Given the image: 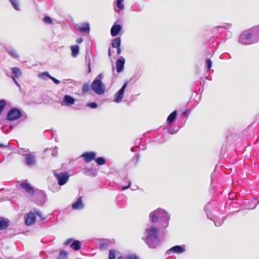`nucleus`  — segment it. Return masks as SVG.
Segmentation results:
<instances>
[{"instance_id":"f03ea898","label":"nucleus","mask_w":259,"mask_h":259,"mask_svg":"<svg viewBox=\"0 0 259 259\" xmlns=\"http://www.w3.org/2000/svg\"><path fill=\"white\" fill-rule=\"evenodd\" d=\"M170 215L165 210L158 208L149 214L150 224L158 226L162 229L166 228L169 225Z\"/></svg>"},{"instance_id":"6ab92c4d","label":"nucleus","mask_w":259,"mask_h":259,"mask_svg":"<svg viewBox=\"0 0 259 259\" xmlns=\"http://www.w3.org/2000/svg\"><path fill=\"white\" fill-rule=\"evenodd\" d=\"M75 28L82 33H89L90 30V26L89 23H84L81 26Z\"/></svg>"},{"instance_id":"864d4df0","label":"nucleus","mask_w":259,"mask_h":259,"mask_svg":"<svg viewBox=\"0 0 259 259\" xmlns=\"http://www.w3.org/2000/svg\"><path fill=\"white\" fill-rule=\"evenodd\" d=\"M140 155L139 154H136V162H137L140 159Z\"/></svg>"},{"instance_id":"2eb2a0df","label":"nucleus","mask_w":259,"mask_h":259,"mask_svg":"<svg viewBox=\"0 0 259 259\" xmlns=\"http://www.w3.org/2000/svg\"><path fill=\"white\" fill-rule=\"evenodd\" d=\"M249 30L254 42L255 43L258 42L259 40V25L254 26Z\"/></svg>"},{"instance_id":"4d7b16f0","label":"nucleus","mask_w":259,"mask_h":259,"mask_svg":"<svg viewBox=\"0 0 259 259\" xmlns=\"http://www.w3.org/2000/svg\"><path fill=\"white\" fill-rule=\"evenodd\" d=\"M108 54L109 56H111V52L110 48H109V50H108Z\"/></svg>"},{"instance_id":"0e129e2a","label":"nucleus","mask_w":259,"mask_h":259,"mask_svg":"<svg viewBox=\"0 0 259 259\" xmlns=\"http://www.w3.org/2000/svg\"><path fill=\"white\" fill-rule=\"evenodd\" d=\"M4 188H2V189H1L0 190V191H1V190H4Z\"/></svg>"},{"instance_id":"c756f323","label":"nucleus","mask_w":259,"mask_h":259,"mask_svg":"<svg viewBox=\"0 0 259 259\" xmlns=\"http://www.w3.org/2000/svg\"><path fill=\"white\" fill-rule=\"evenodd\" d=\"M124 0H116V6L119 10L122 11L124 9V6L123 4Z\"/></svg>"},{"instance_id":"f3484780","label":"nucleus","mask_w":259,"mask_h":259,"mask_svg":"<svg viewBox=\"0 0 259 259\" xmlns=\"http://www.w3.org/2000/svg\"><path fill=\"white\" fill-rule=\"evenodd\" d=\"M122 28L120 24H114L111 27L110 33L112 36H116L121 31Z\"/></svg>"},{"instance_id":"6e6552de","label":"nucleus","mask_w":259,"mask_h":259,"mask_svg":"<svg viewBox=\"0 0 259 259\" xmlns=\"http://www.w3.org/2000/svg\"><path fill=\"white\" fill-rule=\"evenodd\" d=\"M128 82L126 81L122 87L114 94V102L116 103H120L123 99L125 89L127 88Z\"/></svg>"},{"instance_id":"bb28decb","label":"nucleus","mask_w":259,"mask_h":259,"mask_svg":"<svg viewBox=\"0 0 259 259\" xmlns=\"http://www.w3.org/2000/svg\"><path fill=\"white\" fill-rule=\"evenodd\" d=\"M231 26H232V24L231 23H227L223 26H217L213 29V32L215 33H217L218 31H219L220 30V29H222L223 28L226 29H229L231 27Z\"/></svg>"},{"instance_id":"20e7f679","label":"nucleus","mask_w":259,"mask_h":259,"mask_svg":"<svg viewBox=\"0 0 259 259\" xmlns=\"http://www.w3.org/2000/svg\"><path fill=\"white\" fill-rule=\"evenodd\" d=\"M239 42L244 45H251L255 43L249 29L243 31L240 34L239 38Z\"/></svg>"},{"instance_id":"a878e982","label":"nucleus","mask_w":259,"mask_h":259,"mask_svg":"<svg viewBox=\"0 0 259 259\" xmlns=\"http://www.w3.org/2000/svg\"><path fill=\"white\" fill-rule=\"evenodd\" d=\"M13 8L16 11H20L19 0H8Z\"/></svg>"},{"instance_id":"2f4dec72","label":"nucleus","mask_w":259,"mask_h":259,"mask_svg":"<svg viewBox=\"0 0 259 259\" xmlns=\"http://www.w3.org/2000/svg\"><path fill=\"white\" fill-rule=\"evenodd\" d=\"M38 76L44 80H46L47 78L50 79L52 76L50 75L48 72L46 71L39 74Z\"/></svg>"},{"instance_id":"aec40b11","label":"nucleus","mask_w":259,"mask_h":259,"mask_svg":"<svg viewBox=\"0 0 259 259\" xmlns=\"http://www.w3.org/2000/svg\"><path fill=\"white\" fill-rule=\"evenodd\" d=\"M6 52L12 58L17 59L19 58V55L13 47L8 46L5 48Z\"/></svg>"},{"instance_id":"a211bd4d","label":"nucleus","mask_w":259,"mask_h":259,"mask_svg":"<svg viewBox=\"0 0 259 259\" xmlns=\"http://www.w3.org/2000/svg\"><path fill=\"white\" fill-rule=\"evenodd\" d=\"M20 187L31 195H33L35 193V191L33 187L27 183H21Z\"/></svg>"},{"instance_id":"a19ab883","label":"nucleus","mask_w":259,"mask_h":259,"mask_svg":"<svg viewBox=\"0 0 259 259\" xmlns=\"http://www.w3.org/2000/svg\"><path fill=\"white\" fill-rule=\"evenodd\" d=\"M108 259H115V251L114 250H110Z\"/></svg>"},{"instance_id":"4be33fe9","label":"nucleus","mask_w":259,"mask_h":259,"mask_svg":"<svg viewBox=\"0 0 259 259\" xmlns=\"http://www.w3.org/2000/svg\"><path fill=\"white\" fill-rule=\"evenodd\" d=\"M9 221L4 218L0 219V230L6 229L9 226Z\"/></svg>"},{"instance_id":"37998d69","label":"nucleus","mask_w":259,"mask_h":259,"mask_svg":"<svg viewBox=\"0 0 259 259\" xmlns=\"http://www.w3.org/2000/svg\"><path fill=\"white\" fill-rule=\"evenodd\" d=\"M50 79H51L56 84H58L60 83V80L52 76L50 77Z\"/></svg>"},{"instance_id":"9d476101","label":"nucleus","mask_w":259,"mask_h":259,"mask_svg":"<svg viewBox=\"0 0 259 259\" xmlns=\"http://www.w3.org/2000/svg\"><path fill=\"white\" fill-rule=\"evenodd\" d=\"M24 221L27 226H31L35 223L36 218L33 209L29 211L24 215Z\"/></svg>"},{"instance_id":"0eeeda50","label":"nucleus","mask_w":259,"mask_h":259,"mask_svg":"<svg viewBox=\"0 0 259 259\" xmlns=\"http://www.w3.org/2000/svg\"><path fill=\"white\" fill-rule=\"evenodd\" d=\"M54 175L59 186L65 185L69 180V175L67 172H60L59 173L55 172Z\"/></svg>"},{"instance_id":"052dcab7","label":"nucleus","mask_w":259,"mask_h":259,"mask_svg":"<svg viewBox=\"0 0 259 259\" xmlns=\"http://www.w3.org/2000/svg\"><path fill=\"white\" fill-rule=\"evenodd\" d=\"M207 215L208 218L210 219V220H213L212 219L211 217H210L208 214H207Z\"/></svg>"},{"instance_id":"13d9d810","label":"nucleus","mask_w":259,"mask_h":259,"mask_svg":"<svg viewBox=\"0 0 259 259\" xmlns=\"http://www.w3.org/2000/svg\"><path fill=\"white\" fill-rule=\"evenodd\" d=\"M135 147H132L131 149V151L134 152L135 151Z\"/></svg>"},{"instance_id":"a18cd8bd","label":"nucleus","mask_w":259,"mask_h":259,"mask_svg":"<svg viewBox=\"0 0 259 259\" xmlns=\"http://www.w3.org/2000/svg\"><path fill=\"white\" fill-rule=\"evenodd\" d=\"M168 132L170 134H174L177 133V132L175 131L174 129L171 127H169L168 128Z\"/></svg>"},{"instance_id":"9b49d317","label":"nucleus","mask_w":259,"mask_h":259,"mask_svg":"<svg viewBox=\"0 0 259 259\" xmlns=\"http://www.w3.org/2000/svg\"><path fill=\"white\" fill-rule=\"evenodd\" d=\"M97 154L94 151L85 152L83 153L80 157L82 158L86 163H89L93 160H95Z\"/></svg>"},{"instance_id":"39448f33","label":"nucleus","mask_w":259,"mask_h":259,"mask_svg":"<svg viewBox=\"0 0 259 259\" xmlns=\"http://www.w3.org/2000/svg\"><path fill=\"white\" fill-rule=\"evenodd\" d=\"M22 116L20 109L13 107L8 112L6 119L8 121H14L19 119Z\"/></svg>"},{"instance_id":"412c9836","label":"nucleus","mask_w":259,"mask_h":259,"mask_svg":"<svg viewBox=\"0 0 259 259\" xmlns=\"http://www.w3.org/2000/svg\"><path fill=\"white\" fill-rule=\"evenodd\" d=\"M178 113L177 110H175L172 112L167 118V123L170 125L172 124L177 118Z\"/></svg>"},{"instance_id":"ddd939ff","label":"nucleus","mask_w":259,"mask_h":259,"mask_svg":"<svg viewBox=\"0 0 259 259\" xmlns=\"http://www.w3.org/2000/svg\"><path fill=\"white\" fill-rule=\"evenodd\" d=\"M185 247L183 245H175L171 247L168 250L169 254L174 253L176 254H181L185 251Z\"/></svg>"},{"instance_id":"c03bdc74","label":"nucleus","mask_w":259,"mask_h":259,"mask_svg":"<svg viewBox=\"0 0 259 259\" xmlns=\"http://www.w3.org/2000/svg\"><path fill=\"white\" fill-rule=\"evenodd\" d=\"M11 78H12L13 81L15 82V83L18 87H20V85L18 83V82L16 79V77L14 75H11Z\"/></svg>"},{"instance_id":"680f3d73","label":"nucleus","mask_w":259,"mask_h":259,"mask_svg":"<svg viewBox=\"0 0 259 259\" xmlns=\"http://www.w3.org/2000/svg\"><path fill=\"white\" fill-rule=\"evenodd\" d=\"M25 151L26 152H29V150L28 149H26V150H25Z\"/></svg>"},{"instance_id":"c85d7f7f","label":"nucleus","mask_w":259,"mask_h":259,"mask_svg":"<svg viewBox=\"0 0 259 259\" xmlns=\"http://www.w3.org/2000/svg\"><path fill=\"white\" fill-rule=\"evenodd\" d=\"M95 160L99 165H103L106 163V159L103 157H95Z\"/></svg>"},{"instance_id":"cd10ccee","label":"nucleus","mask_w":259,"mask_h":259,"mask_svg":"<svg viewBox=\"0 0 259 259\" xmlns=\"http://www.w3.org/2000/svg\"><path fill=\"white\" fill-rule=\"evenodd\" d=\"M68 253L66 251L64 250H61L59 254L57 257V259H68Z\"/></svg>"},{"instance_id":"473e14b6","label":"nucleus","mask_w":259,"mask_h":259,"mask_svg":"<svg viewBox=\"0 0 259 259\" xmlns=\"http://www.w3.org/2000/svg\"><path fill=\"white\" fill-rule=\"evenodd\" d=\"M90 89V86L89 84L88 83L85 82L83 84L82 87V89H81L82 93L84 94L88 93Z\"/></svg>"},{"instance_id":"f704fd0d","label":"nucleus","mask_w":259,"mask_h":259,"mask_svg":"<svg viewBox=\"0 0 259 259\" xmlns=\"http://www.w3.org/2000/svg\"><path fill=\"white\" fill-rule=\"evenodd\" d=\"M221 33L222 34L224 33L225 37L226 38V39H228L231 37L232 36V32L228 30H225L224 31H221Z\"/></svg>"},{"instance_id":"423d86ee","label":"nucleus","mask_w":259,"mask_h":259,"mask_svg":"<svg viewBox=\"0 0 259 259\" xmlns=\"http://www.w3.org/2000/svg\"><path fill=\"white\" fill-rule=\"evenodd\" d=\"M22 155L24 157V164L27 166L32 167L36 164V158L34 153L23 154Z\"/></svg>"},{"instance_id":"4468645a","label":"nucleus","mask_w":259,"mask_h":259,"mask_svg":"<svg viewBox=\"0 0 259 259\" xmlns=\"http://www.w3.org/2000/svg\"><path fill=\"white\" fill-rule=\"evenodd\" d=\"M75 101V99L73 97L68 95H65L63 97V102L61 104L66 106H71L74 104Z\"/></svg>"},{"instance_id":"1a4fd4ad","label":"nucleus","mask_w":259,"mask_h":259,"mask_svg":"<svg viewBox=\"0 0 259 259\" xmlns=\"http://www.w3.org/2000/svg\"><path fill=\"white\" fill-rule=\"evenodd\" d=\"M70 244V247L75 251L79 250L81 247L80 242L78 240H73L72 238H69L67 239L64 243V245L66 246Z\"/></svg>"},{"instance_id":"6e6d98bb","label":"nucleus","mask_w":259,"mask_h":259,"mask_svg":"<svg viewBox=\"0 0 259 259\" xmlns=\"http://www.w3.org/2000/svg\"><path fill=\"white\" fill-rule=\"evenodd\" d=\"M138 189V187L136 185L134 186L132 188L133 190H136Z\"/></svg>"},{"instance_id":"5fc2aeb1","label":"nucleus","mask_w":259,"mask_h":259,"mask_svg":"<svg viewBox=\"0 0 259 259\" xmlns=\"http://www.w3.org/2000/svg\"><path fill=\"white\" fill-rule=\"evenodd\" d=\"M40 254L42 256V257L43 258H45V257H44V255H45V254H46V253H45V251H41V252H40Z\"/></svg>"},{"instance_id":"e2e57ef3","label":"nucleus","mask_w":259,"mask_h":259,"mask_svg":"<svg viewBox=\"0 0 259 259\" xmlns=\"http://www.w3.org/2000/svg\"><path fill=\"white\" fill-rule=\"evenodd\" d=\"M205 78L207 79H209V78L207 77H205Z\"/></svg>"},{"instance_id":"79ce46f5","label":"nucleus","mask_w":259,"mask_h":259,"mask_svg":"<svg viewBox=\"0 0 259 259\" xmlns=\"http://www.w3.org/2000/svg\"><path fill=\"white\" fill-rule=\"evenodd\" d=\"M109 245V243L107 242H101L100 244V247L101 248H106Z\"/></svg>"},{"instance_id":"393cba45","label":"nucleus","mask_w":259,"mask_h":259,"mask_svg":"<svg viewBox=\"0 0 259 259\" xmlns=\"http://www.w3.org/2000/svg\"><path fill=\"white\" fill-rule=\"evenodd\" d=\"M12 75L15 77H19L22 75V72L20 68L18 67H13L11 68Z\"/></svg>"},{"instance_id":"3c124183","label":"nucleus","mask_w":259,"mask_h":259,"mask_svg":"<svg viewBox=\"0 0 259 259\" xmlns=\"http://www.w3.org/2000/svg\"><path fill=\"white\" fill-rule=\"evenodd\" d=\"M8 145H9V144H3L0 143V148H7V147H8Z\"/></svg>"},{"instance_id":"49530a36","label":"nucleus","mask_w":259,"mask_h":259,"mask_svg":"<svg viewBox=\"0 0 259 259\" xmlns=\"http://www.w3.org/2000/svg\"><path fill=\"white\" fill-rule=\"evenodd\" d=\"M58 148L57 147L55 148L54 150L52 151V154L53 155V156H55L56 155V154L57 153V150Z\"/></svg>"},{"instance_id":"b1692460","label":"nucleus","mask_w":259,"mask_h":259,"mask_svg":"<svg viewBox=\"0 0 259 259\" xmlns=\"http://www.w3.org/2000/svg\"><path fill=\"white\" fill-rule=\"evenodd\" d=\"M72 57H76L79 54V47L78 45L72 46L70 48Z\"/></svg>"},{"instance_id":"5701e85b","label":"nucleus","mask_w":259,"mask_h":259,"mask_svg":"<svg viewBox=\"0 0 259 259\" xmlns=\"http://www.w3.org/2000/svg\"><path fill=\"white\" fill-rule=\"evenodd\" d=\"M121 38L120 37H117L113 39L111 42V46L112 48H116L120 47L121 46Z\"/></svg>"},{"instance_id":"7ed1b4c3","label":"nucleus","mask_w":259,"mask_h":259,"mask_svg":"<svg viewBox=\"0 0 259 259\" xmlns=\"http://www.w3.org/2000/svg\"><path fill=\"white\" fill-rule=\"evenodd\" d=\"M103 77L104 75L103 74H99L94 79L91 85V88L97 94L103 95L105 92L106 86L102 81Z\"/></svg>"},{"instance_id":"09e8293b","label":"nucleus","mask_w":259,"mask_h":259,"mask_svg":"<svg viewBox=\"0 0 259 259\" xmlns=\"http://www.w3.org/2000/svg\"><path fill=\"white\" fill-rule=\"evenodd\" d=\"M116 48L117 55H119L121 53V51L120 47H119L118 48Z\"/></svg>"},{"instance_id":"f8f14e48","label":"nucleus","mask_w":259,"mask_h":259,"mask_svg":"<svg viewBox=\"0 0 259 259\" xmlns=\"http://www.w3.org/2000/svg\"><path fill=\"white\" fill-rule=\"evenodd\" d=\"M125 62V59L122 56H120L116 60V69L117 73H120L123 71Z\"/></svg>"},{"instance_id":"72a5a7b5","label":"nucleus","mask_w":259,"mask_h":259,"mask_svg":"<svg viewBox=\"0 0 259 259\" xmlns=\"http://www.w3.org/2000/svg\"><path fill=\"white\" fill-rule=\"evenodd\" d=\"M212 61L210 59H206L205 60V65L208 70L207 71V72L209 74L210 73V69L212 67Z\"/></svg>"},{"instance_id":"4c0bfd02","label":"nucleus","mask_w":259,"mask_h":259,"mask_svg":"<svg viewBox=\"0 0 259 259\" xmlns=\"http://www.w3.org/2000/svg\"><path fill=\"white\" fill-rule=\"evenodd\" d=\"M124 181H125V182H126V181H127V186H123L122 187V190L124 191V190H125L127 189H128L131 185V182L130 180H129L128 179V178L127 177H125L124 178Z\"/></svg>"},{"instance_id":"bf43d9fd","label":"nucleus","mask_w":259,"mask_h":259,"mask_svg":"<svg viewBox=\"0 0 259 259\" xmlns=\"http://www.w3.org/2000/svg\"><path fill=\"white\" fill-rule=\"evenodd\" d=\"M48 150L52 151V149H45V152H46Z\"/></svg>"},{"instance_id":"58836bf2","label":"nucleus","mask_w":259,"mask_h":259,"mask_svg":"<svg viewBox=\"0 0 259 259\" xmlns=\"http://www.w3.org/2000/svg\"><path fill=\"white\" fill-rule=\"evenodd\" d=\"M86 106L92 109H96L98 107V104L95 102H92L87 103Z\"/></svg>"},{"instance_id":"603ef678","label":"nucleus","mask_w":259,"mask_h":259,"mask_svg":"<svg viewBox=\"0 0 259 259\" xmlns=\"http://www.w3.org/2000/svg\"><path fill=\"white\" fill-rule=\"evenodd\" d=\"M142 9L141 7H138L135 9V10H134V11H137V12H140V11H142Z\"/></svg>"},{"instance_id":"c9c22d12","label":"nucleus","mask_w":259,"mask_h":259,"mask_svg":"<svg viewBox=\"0 0 259 259\" xmlns=\"http://www.w3.org/2000/svg\"><path fill=\"white\" fill-rule=\"evenodd\" d=\"M34 212H35V217L37 215L40 219V220L43 221L46 219V218L44 217L41 213L39 210L37 209L34 208L33 209Z\"/></svg>"},{"instance_id":"f257e3e1","label":"nucleus","mask_w":259,"mask_h":259,"mask_svg":"<svg viewBox=\"0 0 259 259\" xmlns=\"http://www.w3.org/2000/svg\"><path fill=\"white\" fill-rule=\"evenodd\" d=\"M161 228L151 224H148L145 229L142 239L151 249H154L160 244L158 233Z\"/></svg>"},{"instance_id":"e433bc0d","label":"nucleus","mask_w":259,"mask_h":259,"mask_svg":"<svg viewBox=\"0 0 259 259\" xmlns=\"http://www.w3.org/2000/svg\"><path fill=\"white\" fill-rule=\"evenodd\" d=\"M44 22L47 24H52L53 21L51 17L46 16L43 18Z\"/></svg>"},{"instance_id":"7c9ffc66","label":"nucleus","mask_w":259,"mask_h":259,"mask_svg":"<svg viewBox=\"0 0 259 259\" xmlns=\"http://www.w3.org/2000/svg\"><path fill=\"white\" fill-rule=\"evenodd\" d=\"M118 259H139V258L137 255L128 254L125 256H119Z\"/></svg>"},{"instance_id":"8fccbe9b","label":"nucleus","mask_w":259,"mask_h":259,"mask_svg":"<svg viewBox=\"0 0 259 259\" xmlns=\"http://www.w3.org/2000/svg\"><path fill=\"white\" fill-rule=\"evenodd\" d=\"M91 72V61L89 60L88 62V72L90 73Z\"/></svg>"},{"instance_id":"dca6fc26","label":"nucleus","mask_w":259,"mask_h":259,"mask_svg":"<svg viewBox=\"0 0 259 259\" xmlns=\"http://www.w3.org/2000/svg\"><path fill=\"white\" fill-rule=\"evenodd\" d=\"M84 208L82 199L81 197H79L77 199L72 203V208L73 210H80Z\"/></svg>"},{"instance_id":"ea45409f","label":"nucleus","mask_w":259,"mask_h":259,"mask_svg":"<svg viewBox=\"0 0 259 259\" xmlns=\"http://www.w3.org/2000/svg\"><path fill=\"white\" fill-rule=\"evenodd\" d=\"M214 222V224L216 227L221 226L224 223V219H219L217 220H213Z\"/></svg>"},{"instance_id":"de8ad7c7","label":"nucleus","mask_w":259,"mask_h":259,"mask_svg":"<svg viewBox=\"0 0 259 259\" xmlns=\"http://www.w3.org/2000/svg\"><path fill=\"white\" fill-rule=\"evenodd\" d=\"M76 41L78 44H81L83 41V38L82 37H79L77 38Z\"/></svg>"}]
</instances>
